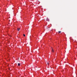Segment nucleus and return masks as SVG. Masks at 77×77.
I'll list each match as a JSON object with an SVG mask.
<instances>
[{
	"label": "nucleus",
	"instance_id": "obj_2",
	"mask_svg": "<svg viewBox=\"0 0 77 77\" xmlns=\"http://www.w3.org/2000/svg\"><path fill=\"white\" fill-rule=\"evenodd\" d=\"M51 50L52 52H54V50H53V49H51Z\"/></svg>",
	"mask_w": 77,
	"mask_h": 77
},
{
	"label": "nucleus",
	"instance_id": "obj_5",
	"mask_svg": "<svg viewBox=\"0 0 77 77\" xmlns=\"http://www.w3.org/2000/svg\"><path fill=\"white\" fill-rule=\"evenodd\" d=\"M58 33H61V31H59L58 32Z\"/></svg>",
	"mask_w": 77,
	"mask_h": 77
},
{
	"label": "nucleus",
	"instance_id": "obj_4",
	"mask_svg": "<svg viewBox=\"0 0 77 77\" xmlns=\"http://www.w3.org/2000/svg\"><path fill=\"white\" fill-rule=\"evenodd\" d=\"M47 21H49V19L48 18L47 19Z\"/></svg>",
	"mask_w": 77,
	"mask_h": 77
},
{
	"label": "nucleus",
	"instance_id": "obj_6",
	"mask_svg": "<svg viewBox=\"0 0 77 77\" xmlns=\"http://www.w3.org/2000/svg\"><path fill=\"white\" fill-rule=\"evenodd\" d=\"M25 34H23V36H25Z\"/></svg>",
	"mask_w": 77,
	"mask_h": 77
},
{
	"label": "nucleus",
	"instance_id": "obj_7",
	"mask_svg": "<svg viewBox=\"0 0 77 77\" xmlns=\"http://www.w3.org/2000/svg\"><path fill=\"white\" fill-rule=\"evenodd\" d=\"M47 64L48 65H49V64L48 63H47Z\"/></svg>",
	"mask_w": 77,
	"mask_h": 77
},
{
	"label": "nucleus",
	"instance_id": "obj_3",
	"mask_svg": "<svg viewBox=\"0 0 77 77\" xmlns=\"http://www.w3.org/2000/svg\"><path fill=\"white\" fill-rule=\"evenodd\" d=\"M18 66H20V63H18Z\"/></svg>",
	"mask_w": 77,
	"mask_h": 77
},
{
	"label": "nucleus",
	"instance_id": "obj_1",
	"mask_svg": "<svg viewBox=\"0 0 77 77\" xmlns=\"http://www.w3.org/2000/svg\"><path fill=\"white\" fill-rule=\"evenodd\" d=\"M20 28H18L17 29V31H20Z\"/></svg>",
	"mask_w": 77,
	"mask_h": 77
}]
</instances>
